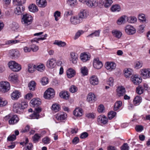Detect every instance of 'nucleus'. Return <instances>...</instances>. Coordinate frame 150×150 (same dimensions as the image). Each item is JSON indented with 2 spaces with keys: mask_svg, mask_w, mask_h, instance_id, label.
<instances>
[{
  "mask_svg": "<svg viewBox=\"0 0 150 150\" xmlns=\"http://www.w3.org/2000/svg\"><path fill=\"white\" fill-rule=\"evenodd\" d=\"M27 103L25 102L21 103H16L13 105V111L16 113H19L27 107Z\"/></svg>",
  "mask_w": 150,
  "mask_h": 150,
  "instance_id": "f257e3e1",
  "label": "nucleus"
},
{
  "mask_svg": "<svg viewBox=\"0 0 150 150\" xmlns=\"http://www.w3.org/2000/svg\"><path fill=\"white\" fill-rule=\"evenodd\" d=\"M8 65L9 68L14 71L17 72L21 69V65L15 61L9 62L8 63Z\"/></svg>",
  "mask_w": 150,
  "mask_h": 150,
  "instance_id": "f03ea898",
  "label": "nucleus"
},
{
  "mask_svg": "<svg viewBox=\"0 0 150 150\" xmlns=\"http://www.w3.org/2000/svg\"><path fill=\"white\" fill-rule=\"evenodd\" d=\"M33 17L29 14H25L23 15L22 19V22L25 25H28L31 24L33 21Z\"/></svg>",
  "mask_w": 150,
  "mask_h": 150,
  "instance_id": "7ed1b4c3",
  "label": "nucleus"
},
{
  "mask_svg": "<svg viewBox=\"0 0 150 150\" xmlns=\"http://www.w3.org/2000/svg\"><path fill=\"white\" fill-rule=\"evenodd\" d=\"M10 85L7 82L2 81L0 82V91L3 93L7 92L10 89Z\"/></svg>",
  "mask_w": 150,
  "mask_h": 150,
  "instance_id": "20e7f679",
  "label": "nucleus"
},
{
  "mask_svg": "<svg viewBox=\"0 0 150 150\" xmlns=\"http://www.w3.org/2000/svg\"><path fill=\"white\" fill-rule=\"evenodd\" d=\"M55 93L54 90L53 88H49L45 92L44 97L45 99H50L54 97Z\"/></svg>",
  "mask_w": 150,
  "mask_h": 150,
  "instance_id": "39448f33",
  "label": "nucleus"
},
{
  "mask_svg": "<svg viewBox=\"0 0 150 150\" xmlns=\"http://www.w3.org/2000/svg\"><path fill=\"white\" fill-rule=\"evenodd\" d=\"M125 30L126 33L129 35L134 34L136 31L135 28L130 25H127L125 28Z\"/></svg>",
  "mask_w": 150,
  "mask_h": 150,
  "instance_id": "423d86ee",
  "label": "nucleus"
},
{
  "mask_svg": "<svg viewBox=\"0 0 150 150\" xmlns=\"http://www.w3.org/2000/svg\"><path fill=\"white\" fill-rule=\"evenodd\" d=\"M141 74L144 78H150V69L144 68L140 70Z\"/></svg>",
  "mask_w": 150,
  "mask_h": 150,
  "instance_id": "0eeeda50",
  "label": "nucleus"
},
{
  "mask_svg": "<svg viewBox=\"0 0 150 150\" xmlns=\"http://www.w3.org/2000/svg\"><path fill=\"white\" fill-rule=\"evenodd\" d=\"M67 117V114L64 112H60L55 115V118L59 122H62L66 119Z\"/></svg>",
  "mask_w": 150,
  "mask_h": 150,
  "instance_id": "6e6552de",
  "label": "nucleus"
},
{
  "mask_svg": "<svg viewBox=\"0 0 150 150\" xmlns=\"http://www.w3.org/2000/svg\"><path fill=\"white\" fill-rule=\"evenodd\" d=\"M56 60L55 59L52 58L48 59L47 62L46 66L49 68H53L56 65Z\"/></svg>",
  "mask_w": 150,
  "mask_h": 150,
  "instance_id": "1a4fd4ad",
  "label": "nucleus"
},
{
  "mask_svg": "<svg viewBox=\"0 0 150 150\" xmlns=\"http://www.w3.org/2000/svg\"><path fill=\"white\" fill-rule=\"evenodd\" d=\"M97 120L99 123L103 125L106 124L108 121L107 117L103 115L98 116L97 118Z\"/></svg>",
  "mask_w": 150,
  "mask_h": 150,
  "instance_id": "9d476101",
  "label": "nucleus"
},
{
  "mask_svg": "<svg viewBox=\"0 0 150 150\" xmlns=\"http://www.w3.org/2000/svg\"><path fill=\"white\" fill-rule=\"evenodd\" d=\"M89 7H95L98 5L97 0H86L85 4Z\"/></svg>",
  "mask_w": 150,
  "mask_h": 150,
  "instance_id": "9b49d317",
  "label": "nucleus"
},
{
  "mask_svg": "<svg viewBox=\"0 0 150 150\" xmlns=\"http://www.w3.org/2000/svg\"><path fill=\"white\" fill-rule=\"evenodd\" d=\"M70 21L71 23L74 25L78 24L82 21L78 16H72L70 18Z\"/></svg>",
  "mask_w": 150,
  "mask_h": 150,
  "instance_id": "f8f14e48",
  "label": "nucleus"
},
{
  "mask_svg": "<svg viewBox=\"0 0 150 150\" xmlns=\"http://www.w3.org/2000/svg\"><path fill=\"white\" fill-rule=\"evenodd\" d=\"M103 66V64L99 60L98 58H97L94 59L93 63V66L96 69H99Z\"/></svg>",
  "mask_w": 150,
  "mask_h": 150,
  "instance_id": "ddd939ff",
  "label": "nucleus"
},
{
  "mask_svg": "<svg viewBox=\"0 0 150 150\" xmlns=\"http://www.w3.org/2000/svg\"><path fill=\"white\" fill-rule=\"evenodd\" d=\"M96 100V96L93 93H90L88 94L87 98V101L90 103L94 102Z\"/></svg>",
  "mask_w": 150,
  "mask_h": 150,
  "instance_id": "4468645a",
  "label": "nucleus"
},
{
  "mask_svg": "<svg viewBox=\"0 0 150 150\" xmlns=\"http://www.w3.org/2000/svg\"><path fill=\"white\" fill-rule=\"evenodd\" d=\"M21 96V93L18 90L13 91L11 94V98L14 100H16Z\"/></svg>",
  "mask_w": 150,
  "mask_h": 150,
  "instance_id": "2eb2a0df",
  "label": "nucleus"
},
{
  "mask_svg": "<svg viewBox=\"0 0 150 150\" xmlns=\"http://www.w3.org/2000/svg\"><path fill=\"white\" fill-rule=\"evenodd\" d=\"M131 80L135 85H138L142 81V79L137 75H135L131 77Z\"/></svg>",
  "mask_w": 150,
  "mask_h": 150,
  "instance_id": "dca6fc26",
  "label": "nucleus"
},
{
  "mask_svg": "<svg viewBox=\"0 0 150 150\" xmlns=\"http://www.w3.org/2000/svg\"><path fill=\"white\" fill-rule=\"evenodd\" d=\"M78 55L77 54L74 52H71L70 54L69 59L72 63L76 64L78 60Z\"/></svg>",
  "mask_w": 150,
  "mask_h": 150,
  "instance_id": "f3484780",
  "label": "nucleus"
},
{
  "mask_svg": "<svg viewBox=\"0 0 150 150\" xmlns=\"http://www.w3.org/2000/svg\"><path fill=\"white\" fill-rule=\"evenodd\" d=\"M126 92L125 88L123 86H119L117 89V95L119 97L123 96Z\"/></svg>",
  "mask_w": 150,
  "mask_h": 150,
  "instance_id": "a211bd4d",
  "label": "nucleus"
},
{
  "mask_svg": "<svg viewBox=\"0 0 150 150\" xmlns=\"http://www.w3.org/2000/svg\"><path fill=\"white\" fill-rule=\"evenodd\" d=\"M19 119L17 115H14L10 117L8 121L10 125H13L17 123L19 121Z\"/></svg>",
  "mask_w": 150,
  "mask_h": 150,
  "instance_id": "6ab92c4d",
  "label": "nucleus"
},
{
  "mask_svg": "<svg viewBox=\"0 0 150 150\" xmlns=\"http://www.w3.org/2000/svg\"><path fill=\"white\" fill-rule=\"evenodd\" d=\"M116 67V64L112 62H107L105 64L106 68L110 71L115 69Z\"/></svg>",
  "mask_w": 150,
  "mask_h": 150,
  "instance_id": "aec40b11",
  "label": "nucleus"
},
{
  "mask_svg": "<svg viewBox=\"0 0 150 150\" xmlns=\"http://www.w3.org/2000/svg\"><path fill=\"white\" fill-rule=\"evenodd\" d=\"M88 15V13L86 10H82L78 16L80 18L82 21L83 19L86 18Z\"/></svg>",
  "mask_w": 150,
  "mask_h": 150,
  "instance_id": "412c9836",
  "label": "nucleus"
},
{
  "mask_svg": "<svg viewBox=\"0 0 150 150\" xmlns=\"http://www.w3.org/2000/svg\"><path fill=\"white\" fill-rule=\"evenodd\" d=\"M10 55L12 58H17L20 56L19 52L17 50H10L9 52Z\"/></svg>",
  "mask_w": 150,
  "mask_h": 150,
  "instance_id": "4be33fe9",
  "label": "nucleus"
},
{
  "mask_svg": "<svg viewBox=\"0 0 150 150\" xmlns=\"http://www.w3.org/2000/svg\"><path fill=\"white\" fill-rule=\"evenodd\" d=\"M25 10V7L23 5L18 6L14 10V12L17 15L21 14Z\"/></svg>",
  "mask_w": 150,
  "mask_h": 150,
  "instance_id": "5701e85b",
  "label": "nucleus"
},
{
  "mask_svg": "<svg viewBox=\"0 0 150 150\" xmlns=\"http://www.w3.org/2000/svg\"><path fill=\"white\" fill-rule=\"evenodd\" d=\"M32 105L34 107H37L41 104V102L39 98H34L30 102Z\"/></svg>",
  "mask_w": 150,
  "mask_h": 150,
  "instance_id": "b1692460",
  "label": "nucleus"
},
{
  "mask_svg": "<svg viewBox=\"0 0 150 150\" xmlns=\"http://www.w3.org/2000/svg\"><path fill=\"white\" fill-rule=\"evenodd\" d=\"M36 4L39 7H45L47 5L46 0H36Z\"/></svg>",
  "mask_w": 150,
  "mask_h": 150,
  "instance_id": "393cba45",
  "label": "nucleus"
},
{
  "mask_svg": "<svg viewBox=\"0 0 150 150\" xmlns=\"http://www.w3.org/2000/svg\"><path fill=\"white\" fill-rule=\"evenodd\" d=\"M76 74L75 71L72 68H69L67 71V75L69 78L73 77Z\"/></svg>",
  "mask_w": 150,
  "mask_h": 150,
  "instance_id": "a878e982",
  "label": "nucleus"
},
{
  "mask_svg": "<svg viewBox=\"0 0 150 150\" xmlns=\"http://www.w3.org/2000/svg\"><path fill=\"white\" fill-rule=\"evenodd\" d=\"M89 81L90 83L93 85H97L98 84V80L96 76L93 75L90 78Z\"/></svg>",
  "mask_w": 150,
  "mask_h": 150,
  "instance_id": "bb28decb",
  "label": "nucleus"
},
{
  "mask_svg": "<svg viewBox=\"0 0 150 150\" xmlns=\"http://www.w3.org/2000/svg\"><path fill=\"white\" fill-rule=\"evenodd\" d=\"M83 110L80 108H76L73 112L74 115L77 117H81L83 115Z\"/></svg>",
  "mask_w": 150,
  "mask_h": 150,
  "instance_id": "cd10ccee",
  "label": "nucleus"
},
{
  "mask_svg": "<svg viewBox=\"0 0 150 150\" xmlns=\"http://www.w3.org/2000/svg\"><path fill=\"white\" fill-rule=\"evenodd\" d=\"M112 33L114 37L118 39H120L122 35V33L121 32L116 30H112Z\"/></svg>",
  "mask_w": 150,
  "mask_h": 150,
  "instance_id": "c85d7f7f",
  "label": "nucleus"
},
{
  "mask_svg": "<svg viewBox=\"0 0 150 150\" xmlns=\"http://www.w3.org/2000/svg\"><path fill=\"white\" fill-rule=\"evenodd\" d=\"M81 59L83 62H86L90 59V57L85 53H81L80 56Z\"/></svg>",
  "mask_w": 150,
  "mask_h": 150,
  "instance_id": "c756f323",
  "label": "nucleus"
},
{
  "mask_svg": "<svg viewBox=\"0 0 150 150\" xmlns=\"http://www.w3.org/2000/svg\"><path fill=\"white\" fill-rule=\"evenodd\" d=\"M60 97L65 99H67L69 97V93L67 91H62L59 94Z\"/></svg>",
  "mask_w": 150,
  "mask_h": 150,
  "instance_id": "7c9ffc66",
  "label": "nucleus"
},
{
  "mask_svg": "<svg viewBox=\"0 0 150 150\" xmlns=\"http://www.w3.org/2000/svg\"><path fill=\"white\" fill-rule=\"evenodd\" d=\"M125 73L124 75L126 78L129 77V76L132 75L133 73L132 70L130 69H127L124 70Z\"/></svg>",
  "mask_w": 150,
  "mask_h": 150,
  "instance_id": "2f4dec72",
  "label": "nucleus"
},
{
  "mask_svg": "<svg viewBox=\"0 0 150 150\" xmlns=\"http://www.w3.org/2000/svg\"><path fill=\"white\" fill-rule=\"evenodd\" d=\"M29 11L32 12H36L38 11V8L37 6L34 4H32L29 7Z\"/></svg>",
  "mask_w": 150,
  "mask_h": 150,
  "instance_id": "473e14b6",
  "label": "nucleus"
},
{
  "mask_svg": "<svg viewBox=\"0 0 150 150\" xmlns=\"http://www.w3.org/2000/svg\"><path fill=\"white\" fill-rule=\"evenodd\" d=\"M34 67L37 70L40 71H44L45 69V67L44 64L41 63L37 66L34 65Z\"/></svg>",
  "mask_w": 150,
  "mask_h": 150,
  "instance_id": "72a5a7b5",
  "label": "nucleus"
},
{
  "mask_svg": "<svg viewBox=\"0 0 150 150\" xmlns=\"http://www.w3.org/2000/svg\"><path fill=\"white\" fill-rule=\"evenodd\" d=\"M51 109L55 112H57L60 109V106L57 103L53 104L52 106Z\"/></svg>",
  "mask_w": 150,
  "mask_h": 150,
  "instance_id": "f704fd0d",
  "label": "nucleus"
},
{
  "mask_svg": "<svg viewBox=\"0 0 150 150\" xmlns=\"http://www.w3.org/2000/svg\"><path fill=\"white\" fill-rule=\"evenodd\" d=\"M127 17L125 16H123L120 17L117 21V23L118 25H121L122 23H125L126 22V19Z\"/></svg>",
  "mask_w": 150,
  "mask_h": 150,
  "instance_id": "c9c22d12",
  "label": "nucleus"
},
{
  "mask_svg": "<svg viewBox=\"0 0 150 150\" xmlns=\"http://www.w3.org/2000/svg\"><path fill=\"white\" fill-rule=\"evenodd\" d=\"M142 98L140 96H137L134 99L133 102L134 105H137L141 102Z\"/></svg>",
  "mask_w": 150,
  "mask_h": 150,
  "instance_id": "e433bc0d",
  "label": "nucleus"
},
{
  "mask_svg": "<svg viewBox=\"0 0 150 150\" xmlns=\"http://www.w3.org/2000/svg\"><path fill=\"white\" fill-rule=\"evenodd\" d=\"M54 44L57 45L59 47H64L66 45V43L65 42L61 41L55 40Z\"/></svg>",
  "mask_w": 150,
  "mask_h": 150,
  "instance_id": "4c0bfd02",
  "label": "nucleus"
},
{
  "mask_svg": "<svg viewBox=\"0 0 150 150\" xmlns=\"http://www.w3.org/2000/svg\"><path fill=\"white\" fill-rule=\"evenodd\" d=\"M9 80L13 82H15L17 79V76L14 74H11L9 77Z\"/></svg>",
  "mask_w": 150,
  "mask_h": 150,
  "instance_id": "58836bf2",
  "label": "nucleus"
},
{
  "mask_svg": "<svg viewBox=\"0 0 150 150\" xmlns=\"http://www.w3.org/2000/svg\"><path fill=\"white\" fill-rule=\"evenodd\" d=\"M122 102L121 101H119L116 102L115 104L114 107V110L115 111L118 110L122 106Z\"/></svg>",
  "mask_w": 150,
  "mask_h": 150,
  "instance_id": "ea45409f",
  "label": "nucleus"
},
{
  "mask_svg": "<svg viewBox=\"0 0 150 150\" xmlns=\"http://www.w3.org/2000/svg\"><path fill=\"white\" fill-rule=\"evenodd\" d=\"M36 86L35 82L34 81H30L28 84V87L30 91H34Z\"/></svg>",
  "mask_w": 150,
  "mask_h": 150,
  "instance_id": "a19ab883",
  "label": "nucleus"
},
{
  "mask_svg": "<svg viewBox=\"0 0 150 150\" xmlns=\"http://www.w3.org/2000/svg\"><path fill=\"white\" fill-rule=\"evenodd\" d=\"M41 135L38 134H35L32 137L33 141L34 143H36L38 142L41 138Z\"/></svg>",
  "mask_w": 150,
  "mask_h": 150,
  "instance_id": "79ce46f5",
  "label": "nucleus"
},
{
  "mask_svg": "<svg viewBox=\"0 0 150 150\" xmlns=\"http://www.w3.org/2000/svg\"><path fill=\"white\" fill-rule=\"evenodd\" d=\"M26 0H13V4L16 5H22L25 2Z\"/></svg>",
  "mask_w": 150,
  "mask_h": 150,
  "instance_id": "37998d69",
  "label": "nucleus"
},
{
  "mask_svg": "<svg viewBox=\"0 0 150 150\" xmlns=\"http://www.w3.org/2000/svg\"><path fill=\"white\" fill-rule=\"evenodd\" d=\"M121 10V7L120 6L117 4H115L113 5L111 7V10L112 11H119Z\"/></svg>",
  "mask_w": 150,
  "mask_h": 150,
  "instance_id": "c03bdc74",
  "label": "nucleus"
},
{
  "mask_svg": "<svg viewBox=\"0 0 150 150\" xmlns=\"http://www.w3.org/2000/svg\"><path fill=\"white\" fill-rule=\"evenodd\" d=\"M81 72L83 76L87 75L88 74V69L86 67H81L80 69Z\"/></svg>",
  "mask_w": 150,
  "mask_h": 150,
  "instance_id": "a18cd8bd",
  "label": "nucleus"
},
{
  "mask_svg": "<svg viewBox=\"0 0 150 150\" xmlns=\"http://www.w3.org/2000/svg\"><path fill=\"white\" fill-rule=\"evenodd\" d=\"M100 31L99 30H96L94 32L89 34L87 37H90L91 38L93 37H98L100 35Z\"/></svg>",
  "mask_w": 150,
  "mask_h": 150,
  "instance_id": "49530a36",
  "label": "nucleus"
},
{
  "mask_svg": "<svg viewBox=\"0 0 150 150\" xmlns=\"http://www.w3.org/2000/svg\"><path fill=\"white\" fill-rule=\"evenodd\" d=\"M138 18L140 22L144 23L146 22V19L145 15L143 14H140L138 16Z\"/></svg>",
  "mask_w": 150,
  "mask_h": 150,
  "instance_id": "de8ad7c7",
  "label": "nucleus"
},
{
  "mask_svg": "<svg viewBox=\"0 0 150 150\" xmlns=\"http://www.w3.org/2000/svg\"><path fill=\"white\" fill-rule=\"evenodd\" d=\"M143 65V63L142 61H138L135 63L134 67L136 69L140 68Z\"/></svg>",
  "mask_w": 150,
  "mask_h": 150,
  "instance_id": "09e8293b",
  "label": "nucleus"
},
{
  "mask_svg": "<svg viewBox=\"0 0 150 150\" xmlns=\"http://www.w3.org/2000/svg\"><path fill=\"white\" fill-rule=\"evenodd\" d=\"M128 21L130 23H134L136 22L137 21V18L134 16H131L128 18L127 17V19Z\"/></svg>",
  "mask_w": 150,
  "mask_h": 150,
  "instance_id": "8fccbe9b",
  "label": "nucleus"
},
{
  "mask_svg": "<svg viewBox=\"0 0 150 150\" xmlns=\"http://www.w3.org/2000/svg\"><path fill=\"white\" fill-rule=\"evenodd\" d=\"M116 113L114 111H112L110 112L108 114V117L110 120L114 118L116 115Z\"/></svg>",
  "mask_w": 150,
  "mask_h": 150,
  "instance_id": "3c124183",
  "label": "nucleus"
},
{
  "mask_svg": "<svg viewBox=\"0 0 150 150\" xmlns=\"http://www.w3.org/2000/svg\"><path fill=\"white\" fill-rule=\"evenodd\" d=\"M30 117L32 119H38L40 117L39 114H38L33 111V113L30 115Z\"/></svg>",
  "mask_w": 150,
  "mask_h": 150,
  "instance_id": "603ef678",
  "label": "nucleus"
},
{
  "mask_svg": "<svg viewBox=\"0 0 150 150\" xmlns=\"http://www.w3.org/2000/svg\"><path fill=\"white\" fill-rule=\"evenodd\" d=\"M19 40H8L6 42V45H13L19 42Z\"/></svg>",
  "mask_w": 150,
  "mask_h": 150,
  "instance_id": "864d4df0",
  "label": "nucleus"
},
{
  "mask_svg": "<svg viewBox=\"0 0 150 150\" xmlns=\"http://www.w3.org/2000/svg\"><path fill=\"white\" fill-rule=\"evenodd\" d=\"M136 92L139 94H141L143 93L144 89L142 86H139L136 88Z\"/></svg>",
  "mask_w": 150,
  "mask_h": 150,
  "instance_id": "5fc2aeb1",
  "label": "nucleus"
},
{
  "mask_svg": "<svg viewBox=\"0 0 150 150\" xmlns=\"http://www.w3.org/2000/svg\"><path fill=\"white\" fill-rule=\"evenodd\" d=\"M112 2V0H105L104 6L106 8H108L110 6Z\"/></svg>",
  "mask_w": 150,
  "mask_h": 150,
  "instance_id": "6e6d98bb",
  "label": "nucleus"
},
{
  "mask_svg": "<svg viewBox=\"0 0 150 150\" xmlns=\"http://www.w3.org/2000/svg\"><path fill=\"white\" fill-rule=\"evenodd\" d=\"M96 114L93 112H89L86 114V117L89 119H94L95 117Z\"/></svg>",
  "mask_w": 150,
  "mask_h": 150,
  "instance_id": "4d7b16f0",
  "label": "nucleus"
},
{
  "mask_svg": "<svg viewBox=\"0 0 150 150\" xmlns=\"http://www.w3.org/2000/svg\"><path fill=\"white\" fill-rule=\"evenodd\" d=\"M7 103V101L4 99L0 98V107L4 106Z\"/></svg>",
  "mask_w": 150,
  "mask_h": 150,
  "instance_id": "13d9d810",
  "label": "nucleus"
},
{
  "mask_svg": "<svg viewBox=\"0 0 150 150\" xmlns=\"http://www.w3.org/2000/svg\"><path fill=\"white\" fill-rule=\"evenodd\" d=\"M42 84L43 85H45L48 82V79L46 77H43L41 80Z\"/></svg>",
  "mask_w": 150,
  "mask_h": 150,
  "instance_id": "bf43d9fd",
  "label": "nucleus"
},
{
  "mask_svg": "<svg viewBox=\"0 0 150 150\" xmlns=\"http://www.w3.org/2000/svg\"><path fill=\"white\" fill-rule=\"evenodd\" d=\"M50 138L47 137H45L43 138L42 139V142L45 144H47L50 143Z\"/></svg>",
  "mask_w": 150,
  "mask_h": 150,
  "instance_id": "052dcab7",
  "label": "nucleus"
},
{
  "mask_svg": "<svg viewBox=\"0 0 150 150\" xmlns=\"http://www.w3.org/2000/svg\"><path fill=\"white\" fill-rule=\"evenodd\" d=\"M68 4L71 6H75L76 4V0H68Z\"/></svg>",
  "mask_w": 150,
  "mask_h": 150,
  "instance_id": "680f3d73",
  "label": "nucleus"
},
{
  "mask_svg": "<svg viewBox=\"0 0 150 150\" xmlns=\"http://www.w3.org/2000/svg\"><path fill=\"white\" fill-rule=\"evenodd\" d=\"M121 150H129V147L127 143H125L120 147Z\"/></svg>",
  "mask_w": 150,
  "mask_h": 150,
  "instance_id": "e2e57ef3",
  "label": "nucleus"
},
{
  "mask_svg": "<svg viewBox=\"0 0 150 150\" xmlns=\"http://www.w3.org/2000/svg\"><path fill=\"white\" fill-rule=\"evenodd\" d=\"M34 69H35V68L34 67V66H33V65L30 64H28V71L30 73H33L34 71Z\"/></svg>",
  "mask_w": 150,
  "mask_h": 150,
  "instance_id": "0e129e2a",
  "label": "nucleus"
},
{
  "mask_svg": "<svg viewBox=\"0 0 150 150\" xmlns=\"http://www.w3.org/2000/svg\"><path fill=\"white\" fill-rule=\"evenodd\" d=\"M78 90L77 87L74 85H72L69 88V91L72 93H74L76 92Z\"/></svg>",
  "mask_w": 150,
  "mask_h": 150,
  "instance_id": "69168bd1",
  "label": "nucleus"
},
{
  "mask_svg": "<svg viewBox=\"0 0 150 150\" xmlns=\"http://www.w3.org/2000/svg\"><path fill=\"white\" fill-rule=\"evenodd\" d=\"M83 33V32L82 30H79L75 34L74 37V39L76 40L77 39L80 35Z\"/></svg>",
  "mask_w": 150,
  "mask_h": 150,
  "instance_id": "338daca9",
  "label": "nucleus"
},
{
  "mask_svg": "<svg viewBox=\"0 0 150 150\" xmlns=\"http://www.w3.org/2000/svg\"><path fill=\"white\" fill-rule=\"evenodd\" d=\"M114 80L112 77H110L107 81V84L110 86H112L113 84Z\"/></svg>",
  "mask_w": 150,
  "mask_h": 150,
  "instance_id": "774afa93",
  "label": "nucleus"
}]
</instances>
